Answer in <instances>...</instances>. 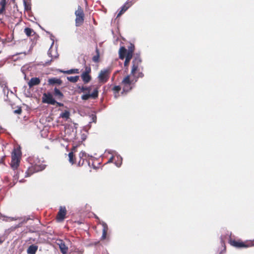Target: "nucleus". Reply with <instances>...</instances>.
I'll return each instance as SVG.
<instances>
[{"mask_svg": "<svg viewBox=\"0 0 254 254\" xmlns=\"http://www.w3.org/2000/svg\"><path fill=\"white\" fill-rule=\"evenodd\" d=\"M121 163H120V164H118V163H115V164H116V165L117 167H119L121 166Z\"/></svg>", "mask_w": 254, "mask_h": 254, "instance_id": "obj_46", "label": "nucleus"}, {"mask_svg": "<svg viewBox=\"0 0 254 254\" xmlns=\"http://www.w3.org/2000/svg\"><path fill=\"white\" fill-rule=\"evenodd\" d=\"M131 4L129 2L125 3L121 8V10L117 14V17L122 15L127 9L131 6Z\"/></svg>", "mask_w": 254, "mask_h": 254, "instance_id": "obj_12", "label": "nucleus"}, {"mask_svg": "<svg viewBox=\"0 0 254 254\" xmlns=\"http://www.w3.org/2000/svg\"><path fill=\"white\" fill-rule=\"evenodd\" d=\"M127 50L124 47H121L119 50V54H127Z\"/></svg>", "mask_w": 254, "mask_h": 254, "instance_id": "obj_32", "label": "nucleus"}, {"mask_svg": "<svg viewBox=\"0 0 254 254\" xmlns=\"http://www.w3.org/2000/svg\"><path fill=\"white\" fill-rule=\"evenodd\" d=\"M100 223L102 225V226L103 227L102 230H105V232H107V230L108 229L107 224L104 221H101V222H100Z\"/></svg>", "mask_w": 254, "mask_h": 254, "instance_id": "obj_30", "label": "nucleus"}, {"mask_svg": "<svg viewBox=\"0 0 254 254\" xmlns=\"http://www.w3.org/2000/svg\"><path fill=\"white\" fill-rule=\"evenodd\" d=\"M114 97L115 98H117L119 96V93H117V92H114Z\"/></svg>", "mask_w": 254, "mask_h": 254, "instance_id": "obj_41", "label": "nucleus"}, {"mask_svg": "<svg viewBox=\"0 0 254 254\" xmlns=\"http://www.w3.org/2000/svg\"><path fill=\"white\" fill-rule=\"evenodd\" d=\"M90 72H91V68L88 66H86L85 71H83V73L89 74Z\"/></svg>", "mask_w": 254, "mask_h": 254, "instance_id": "obj_35", "label": "nucleus"}, {"mask_svg": "<svg viewBox=\"0 0 254 254\" xmlns=\"http://www.w3.org/2000/svg\"><path fill=\"white\" fill-rule=\"evenodd\" d=\"M41 80L38 77H33L28 82V85L30 88L34 86L38 85L40 84Z\"/></svg>", "mask_w": 254, "mask_h": 254, "instance_id": "obj_11", "label": "nucleus"}, {"mask_svg": "<svg viewBox=\"0 0 254 254\" xmlns=\"http://www.w3.org/2000/svg\"><path fill=\"white\" fill-rule=\"evenodd\" d=\"M20 151L14 149L11 155V167L14 170L19 166L20 158Z\"/></svg>", "mask_w": 254, "mask_h": 254, "instance_id": "obj_3", "label": "nucleus"}, {"mask_svg": "<svg viewBox=\"0 0 254 254\" xmlns=\"http://www.w3.org/2000/svg\"><path fill=\"white\" fill-rule=\"evenodd\" d=\"M109 70L107 69H104L100 71L98 78L101 83H105L109 79Z\"/></svg>", "mask_w": 254, "mask_h": 254, "instance_id": "obj_8", "label": "nucleus"}, {"mask_svg": "<svg viewBox=\"0 0 254 254\" xmlns=\"http://www.w3.org/2000/svg\"><path fill=\"white\" fill-rule=\"evenodd\" d=\"M99 58V55L98 54L97 55L93 57V61L95 62H97L98 61Z\"/></svg>", "mask_w": 254, "mask_h": 254, "instance_id": "obj_38", "label": "nucleus"}, {"mask_svg": "<svg viewBox=\"0 0 254 254\" xmlns=\"http://www.w3.org/2000/svg\"><path fill=\"white\" fill-rule=\"evenodd\" d=\"M22 110L20 108L14 111V113L17 114H20L21 113Z\"/></svg>", "mask_w": 254, "mask_h": 254, "instance_id": "obj_37", "label": "nucleus"}, {"mask_svg": "<svg viewBox=\"0 0 254 254\" xmlns=\"http://www.w3.org/2000/svg\"><path fill=\"white\" fill-rule=\"evenodd\" d=\"M38 250V246L31 245H30L27 250V253L28 254H35Z\"/></svg>", "mask_w": 254, "mask_h": 254, "instance_id": "obj_13", "label": "nucleus"}, {"mask_svg": "<svg viewBox=\"0 0 254 254\" xmlns=\"http://www.w3.org/2000/svg\"><path fill=\"white\" fill-rule=\"evenodd\" d=\"M134 45L130 44V46L128 47V50L127 53H129L132 56L133 52L134 51Z\"/></svg>", "mask_w": 254, "mask_h": 254, "instance_id": "obj_27", "label": "nucleus"}, {"mask_svg": "<svg viewBox=\"0 0 254 254\" xmlns=\"http://www.w3.org/2000/svg\"><path fill=\"white\" fill-rule=\"evenodd\" d=\"M62 82V80L60 79L57 78H52L48 80V83L50 85H54L55 84L60 85Z\"/></svg>", "mask_w": 254, "mask_h": 254, "instance_id": "obj_14", "label": "nucleus"}, {"mask_svg": "<svg viewBox=\"0 0 254 254\" xmlns=\"http://www.w3.org/2000/svg\"><path fill=\"white\" fill-rule=\"evenodd\" d=\"M29 162L34 172L41 171L45 168L46 165L43 164V161L38 157H30L29 158Z\"/></svg>", "mask_w": 254, "mask_h": 254, "instance_id": "obj_2", "label": "nucleus"}, {"mask_svg": "<svg viewBox=\"0 0 254 254\" xmlns=\"http://www.w3.org/2000/svg\"><path fill=\"white\" fill-rule=\"evenodd\" d=\"M13 220H19L20 221V223L19 224L18 227H20L22 224L25 223L27 221L30 219V216H25L23 217L13 218Z\"/></svg>", "mask_w": 254, "mask_h": 254, "instance_id": "obj_17", "label": "nucleus"}, {"mask_svg": "<svg viewBox=\"0 0 254 254\" xmlns=\"http://www.w3.org/2000/svg\"><path fill=\"white\" fill-rule=\"evenodd\" d=\"M26 177H28L29 176V173H26V175L25 176Z\"/></svg>", "mask_w": 254, "mask_h": 254, "instance_id": "obj_50", "label": "nucleus"}, {"mask_svg": "<svg viewBox=\"0 0 254 254\" xmlns=\"http://www.w3.org/2000/svg\"><path fill=\"white\" fill-rule=\"evenodd\" d=\"M107 232H105V230H102V237H101V239L102 240H104V239H106V235H107Z\"/></svg>", "mask_w": 254, "mask_h": 254, "instance_id": "obj_36", "label": "nucleus"}, {"mask_svg": "<svg viewBox=\"0 0 254 254\" xmlns=\"http://www.w3.org/2000/svg\"><path fill=\"white\" fill-rule=\"evenodd\" d=\"M6 3V0H1L0 1V5L1 6V9L3 10H5Z\"/></svg>", "mask_w": 254, "mask_h": 254, "instance_id": "obj_31", "label": "nucleus"}, {"mask_svg": "<svg viewBox=\"0 0 254 254\" xmlns=\"http://www.w3.org/2000/svg\"><path fill=\"white\" fill-rule=\"evenodd\" d=\"M4 241V239L2 237H0V244H2Z\"/></svg>", "mask_w": 254, "mask_h": 254, "instance_id": "obj_43", "label": "nucleus"}, {"mask_svg": "<svg viewBox=\"0 0 254 254\" xmlns=\"http://www.w3.org/2000/svg\"><path fill=\"white\" fill-rule=\"evenodd\" d=\"M132 56L129 53H127L125 57V61L124 63L125 66H127L130 60L131 59Z\"/></svg>", "mask_w": 254, "mask_h": 254, "instance_id": "obj_19", "label": "nucleus"}, {"mask_svg": "<svg viewBox=\"0 0 254 254\" xmlns=\"http://www.w3.org/2000/svg\"><path fill=\"white\" fill-rule=\"evenodd\" d=\"M54 36L52 35H50V39L52 41V43L51 46V47L49 49V51L48 52V56L52 58V59L50 61H48L45 63L46 65H49L50 64L51 62L53 61V59H56L58 57L59 55L57 52V49H53V46L54 43Z\"/></svg>", "mask_w": 254, "mask_h": 254, "instance_id": "obj_4", "label": "nucleus"}, {"mask_svg": "<svg viewBox=\"0 0 254 254\" xmlns=\"http://www.w3.org/2000/svg\"><path fill=\"white\" fill-rule=\"evenodd\" d=\"M68 161L71 164H73L74 163V155L73 152H71L68 153Z\"/></svg>", "mask_w": 254, "mask_h": 254, "instance_id": "obj_24", "label": "nucleus"}, {"mask_svg": "<svg viewBox=\"0 0 254 254\" xmlns=\"http://www.w3.org/2000/svg\"><path fill=\"white\" fill-rule=\"evenodd\" d=\"M59 245L61 253L63 254H67L68 248L65 246V245L62 242H61Z\"/></svg>", "mask_w": 254, "mask_h": 254, "instance_id": "obj_16", "label": "nucleus"}, {"mask_svg": "<svg viewBox=\"0 0 254 254\" xmlns=\"http://www.w3.org/2000/svg\"><path fill=\"white\" fill-rule=\"evenodd\" d=\"M231 244L234 247L238 248H247L254 246V240L253 241H247L245 243L233 241L231 242Z\"/></svg>", "mask_w": 254, "mask_h": 254, "instance_id": "obj_6", "label": "nucleus"}, {"mask_svg": "<svg viewBox=\"0 0 254 254\" xmlns=\"http://www.w3.org/2000/svg\"><path fill=\"white\" fill-rule=\"evenodd\" d=\"M54 93L56 96H59L60 98H62L64 96L63 94L57 88L54 89Z\"/></svg>", "mask_w": 254, "mask_h": 254, "instance_id": "obj_25", "label": "nucleus"}, {"mask_svg": "<svg viewBox=\"0 0 254 254\" xmlns=\"http://www.w3.org/2000/svg\"><path fill=\"white\" fill-rule=\"evenodd\" d=\"M23 68H24V67H22L21 68V71H22V72H23V73L24 74L25 77H26V74H25V73H24V72Z\"/></svg>", "mask_w": 254, "mask_h": 254, "instance_id": "obj_44", "label": "nucleus"}, {"mask_svg": "<svg viewBox=\"0 0 254 254\" xmlns=\"http://www.w3.org/2000/svg\"><path fill=\"white\" fill-rule=\"evenodd\" d=\"M23 2H24V4L25 5V9H27V7L26 6V2L25 0H24Z\"/></svg>", "mask_w": 254, "mask_h": 254, "instance_id": "obj_45", "label": "nucleus"}, {"mask_svg": "<svg viewBox=\"0 0 254 254\" xmlns=\"http://www.w3.org/2000/svg\"><path fill=\"white\" fill-rule=\"evenodd\" d=\"M4 10H3L2 9H1V8L0 9V14L2 13L3 12Z\"/></svg>", "mask_w": 254, "mask_h": 254, "instance_id": "obj_49", "label": "nucleus"}, {"mask_svg": "<svg viewBox=\"0 0 254 254\" xmlns=\"http://www.w3.org/2000/svg\"><path fill=\"white\" fill-rule=\"evenodd\" d=\"M66 213V210L64 206H61L57 215V220L59 222H62L64 220L65 215Z\"/></svg>", "mask_w": 254, "mask_h": 254, "instance_id": "obj_10", "label": "nucleus"}, {"mask_svg": "<svg viewBox=\"0 0 254 254\" xmlns=\"http://www.w3.org/2000/svg\"><path fill=\"white\" fill-rule=\"evenodd\" d=\"M126 55V54H119V58L123 60L125 58Z\"/></svg>", "mask_w": 254, "mask_h": 254, "instance_id": "obj_39", "label": "nucleus"}, {"mask_svg": "<svg viewBox=\"0 0 254 254\" xmlns=\"http://www.w3.org/2000/svg\"><path fill=\"white\" fill-rule=\"evenodd\" d=\"M1 53V50H0V53Z\"/></svg>", "mask_w": 254, "mask_h": 254, "instance_id": "obj_52", "label": "nucleus"}, {"mask_svg": "<svg viewBox=\"0 0 254 254\" xmlns=\"http://www.w3.org/2000/svg\"><path fill=\"white\" fill-rule=\"evenodd\" d=\"M89 118H90V121L89 123H91V122L96 123L97 117L96 115L92 114L91 115L89 116Z\"/></svg>", "mask_w": 254, "mask_h": 254, "instance_id": "obj_28", "label": "nucleus"}, {"mask_svg": "<svg viewBox=\"0 0 254 254\" xmlns=\"http://www.w3.org/2000/svg\"><path fill=\"white\" fill-rule=\"evenodd\" d=\"M79 76L78 75L74 76H68L67 77V79L72 83L76 82L79 79Z\"/></svg>", "mask_w": 254, "mask_h": 254, "instance_id": "obj_20", "label": "nucleus"}, {"mask_svg": "<svg viewBox=\"0 0 254 254\" xmlns=\"http://www.w3.org/2000/svg\"><path fill=\"white\" fill-rule=\"evenodd\" d=\"M0 86L1 88H2V90L3 94H4V100L5 101H8L9 98H8V94H9V90L7 86V83L4 80H0Z\"/></svg>", "mask_w": 254, "mask_h": 254, "instance_id": "obj_9", "label": "nucleus"}, {"mask_svg": "<svg viewBox=\"0 0 254 254\" xmlns=\"http://www.w3.org/2000/svg\"><path fill=\"white\" fill-rule=\"evenodd\" d=\"M121 88L120 87V86H115L113 88V90L114 91V92H117V93H118L119 92V91H120Z\"/></svg>", "mask_w": 254, "mask_h": 254, "instance_id": "obj_34", "label": "nucleus"}, {"mask_svg": "<svg viewBox=\"0 0 254 254\" xmlns=\"http://www.w3.org/2000/svg\"><path fill=\"white\" fill-rule=\"evenodd\" d=\"M70 116V113L68 111H64V112L60 114V117L65 119L66 120L68 119Z\"/></svg>", "mask_w": 254, "mask_h": 254, "instance_id": "obj_22", "label": "nucleus"}, {"mask_svg": "<svg viewBox=\"0 0 254 254\" xmlns=\"http://www.w3.org/2000/svg\"><path fill=\"white\" fill-rule=\"evenodd\" d=\"M33 32V30L30 28L27 27L24 29V32L27 36H30Z\"/></svg>", "mask_w": 254, "mask_h": 254, "instance_id": "obj_26", "label": "nucleus"}, {"mask_svg": "<svg viewBox=\"0 0 254 254\" xmlns=\"http://www.w3.org/2000/svg\"><path fill=\"white\" fill-rule=\"evenodd\" d=\"M79 157L80 158L82 159L83 157L87 158V157H89V155L87 154L85 152L82 151L79 153Z\"/></svg>", "mask_w": 254, "mask_h": 254, "instance_id": "obj_29", "label": "nucleus"}, {"mask_svg": "<svg viewBox=\"0 0 254 254\" xmlns=\"http://www.w3.org/2000/svg\"><path fill=\"white\" fill-rule=\"evenodd\" d=\"M10 94L12 95H13V92L12 91H11Z\"/></svg>", "mask_w": 254, "mask_h": 254, "instance_id": "obj_51", "label": "nucleus"}, {"mask_svg": "<svg viewBox=\"0 0 254 254\" xmlns=\"http://www.w3.org/2000/svg\"><path fill=\"white\" fill-rule=\"evenodd\" d=\"M18 172H17L16 174L14 176V180H17L18 179Z\"/></svg>", "mask_w": 254, "mask_h": 254, "instance_id": "obj_42", "label": "nucleus"}, {"mask_svg": "<svg viewBox=\"0 0 254 254\" xmlns=\"http://www.w3.org/2000/svg\"><path fill=\"white\" fill-rule=\"evenodd\" d=\"M56 104H58V105H59L60 106H62V105H63V104H62L60 103L57 102V103H56Z\"/></svg>", "mask_w": 254, "mask_h": 254, "instance_id": "obj_48", "label": "nucleus"}, {"mask_svg": "<svg viewBox=\"0 0 254 254\" xmlns=\"http://www.w3.org/2000/svg\"><path fill=\"white\" fill-rule=\"evenodd\" d=\"M91 97L90 94H86L82 95L81 99L83 100H87Z\"/></svg>", "mask_w": 254, "mask_h": 254, "instance_id": "obj_33", "label": "nucleus"}, {"mask_svg": "<svg viewBox=\"0 0 254 254\" xmlns=\"http://www.w3.org/2000/svg\"><path fill=\"white\" fill-rule=\"evenodd\" d=\"M42 102L47 103L50 105H54L57 103V101L53 98V95L50 92L44 93L43 94Z\"/></svg>", "mask_w": 254, "mask_h": 254, "instance_id": "obj_7", "label": "nucleus"}, {"mask_svg": "<svg viewBox=\"0 0 254 254\" xmlns=\"http://www.w3.org/2000/svg\"><path fill=\"white\" fill-rule=\"evenodd\" d=\"M81 90V91L84 92H88V93H90V91L92 89V86H88V87H84L82 86L81 88H80Z\"/></svg>", "mask_w": 254, "mask_h": 254, "instance_id": "obj_23", "label": "nucleus"}, {"mask_svg": "<svg viewBox=\"0 0 254 254\" xmlns=\"http://www.w3.org/2000/svg\"><path fill=\"white\" fill-rule=\"evenodd\" d=\"M81 77L84 83H88L91 79V77L89 74L84 73L83 72L81 75Z\"/></svg>", "mask_w": 254, "mask_h": 254, "instance_id": "obj_15", "label": "nucleus"}, {"mask_svg": "<svg viewBox=\"0 0 254 254\" xmlns=\"http://www.w3.org/2000/svg\"><path fill=\"white\" fill-rule=\"evenodd\" d=\"M113 159H114V156H112L109 160V161H108V163H111L113 162Z\"/></svg>", "mask_w": 254, "mask_h": 254, "instance_id": "obj_40", "label": "nucleus"}, {"mask_svg": "<svg viewBox=\"0 0 254 254\" xmlns=\"http://www.w3.org/2000/svg\"><path fill=\"white\" fill-rule=\"evenodd\" d=\"M141 63V59L139 55L136 56L132 62V68L130 74L126 76L122 81L123 86V92H127L132 89L134 83L137 81V78L139 77H142L143 74L142 72L138 73V77L134 80L131 76H134L135 72L137 70L138 68Z\"/></svg>", "mask_w": 254, "mask_h": 254, "instance_id": "obj_1", "label": "nucleus"}, {"mask_svg": "<svg viewBox=\"0 0 254 254\" xmlns=\"http://www.w3.org/2000/svg\"><path fill=\"white\" fill-rule=\"evenodd\" d=\"M117 157L121 160H122V158L119 155H118Z\"/></svg>", "mask_w": 254, "mask_h": 254, "instance_id": "obj_47", "label": "nucleus"}, {"mask_svg": "<svg viewBox=\"0 0 254 254\" xmlns=\"http://www.w3.org/2000/svg\"><path fill=\"white\" fill-rule=\"evenodd\" d=\"M75 14L76 16L75 25L76 26H79L83 23L84 21V13L80 6H78L77 10L75 12Z\"/></svg>", "mask_w": 254, "mask_h": 254, "instance_id": "obj_5", "label": "nucleus"}, {"mask_svg": "<svg viewBox=\"0 0 254 254\" xmlns=\"http://www.w3.org/2000/svg\"><path fill=\"white\" fill-rule=\"evenodd\" d=\"M61 72L66 73V74H74V73H79V70L77 68L71 69L67 70H60Z\"/></svg>", "mask_w": 254, "mask_h": 254, "instance_id": "obj_18", "label": "nucleus"}, {"mask_svg": "<svg viewBox=\"0 0 254 254\" xmlns=\"http://www.w3.org/2000/svg\"><path fill=\"white\" fill-rule=\"evenodd\" d=\"M91 97L93 99H96L98 96V88L96 87L94 89L93 91L90 94Z\"/></svg>", "mask_w": 254, "mask_h": 254, "instance_id": "obj_21", "label": "nucleus"}]
</instances>
